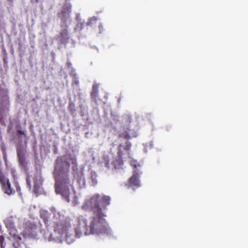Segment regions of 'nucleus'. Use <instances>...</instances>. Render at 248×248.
Instances as JSON below:
<instances>
[{
  "mask_svg": "<svg viewBox=\"0 0 248 248\" xmlns=\"http://www.w3.org/2000/svg\"><path fill=\"white\" fill-rule=\"evenodd\" d=\"M96 22V19L95 18L90 19L87 23V26H92L94 22Z\"/></svg>",
  "mask_w": 248,
  "mask_h": 248,
  "instance_id": "6ab92c4d",
  "label": "nucleus"
},
{
  "mask_svg": "<svg viewBox=\"0 0 248 248\" xmlns=\"http://www.w3.org/2000/svg\"><path fill=\"white\" fill-rule=\"evenodd\" d=\"M66 65L67 67L70 68L72 66V63L70 62H67L66 63Z\"/></svg>",
  "mask_w": 248,
  "mask_h": 248,
  "instance_id": "bb28decb",
  "label": "nucleus"
},
{
  "mask_svg": "<svg viewBox=\"0 0 248 248\" xmlns=\"http://www.w3.org/2000/svg\"><path fill=\"white\" fill-rule=\"evenodd\" d=\"M54 213V217L52 220L54 233L57 235V238H67L71 235L72 232L71 220L69 218H64L59 213Z\"/></svg>",
  "mask_w": 248,
  "mask_h": 248,
  "instance_id": "7ed1b4c3",
  "label": "nucleus"
},
{
  "mask_svg": "<svg viewBox=\"0 0 248 248\" xmlns=\"http://www.w3.org/2000/svg\"><path fill=\"white\" fill-rule=\"evenodd\" d=\"M2 138V132L1 130V128L0 127V139H1Z\"/></svg>",
  "mask_w": 248,
  "mask_h": 248,
  "instance_id": "cd10ccee",
  "label": "nucleus"
},
{
  "mask_svg": "<svg viewBox=\"0 0 248 248\" xmlns=\"http://www.w3.org/2000/svg\"><path fill=\"white\" fill-rule=\"evenodd\" d=\"M74 105L73 104L70 103L68 107V109L69 111H72L73 109L74 108Z\"/></svg>",
  "mask_w": 248,
  "mask_h": 248,
  "instance_id": "5701e85b",
  "label": "nucleus"
},
{
  "mask_svg": "<svg viewBox=\"0 0 248 248\" xmlns=\"http://www.w3.org/2000/svg\"><path fill=\"white\" fill-rule=\"evenodd\" d=\"M130 164L134 169H136L138 166H140V164L138 163L137 161L135 160H131Z\"/></svg>",
  "mask_w": 248,
  "mask_h": 248,
  "instance_id": "a211bd4d",
  "label": "nucleus"
},
{
  "mask_svg": "<svg viewBox=\"0 0 248 248\" xmlns=\"http://www.w3.org/2000/svg\"><path fill=\"white\" fill-rule=\"evenodd\" d=\"M91 178L93 186L96 185L97 183V175L95 172H92Z\"/></svg>",
  "mask_w": 248,
  "mask_h": 248,
  "instance_id": "dca6fc26",
  "label": "nucleus"
},
{
  "mask_svg": "<svg viewBox=\"0 0 248 248\" xmlns=\"http://www.w3.org/2000/svg\"><path fill=\"white\" fill-rule=\"evenodd\" d=\"M131 116L129 115H124L122 120V124L124 131L122 132L119 135L120 138H123L124 139L129 140L131 139L132 133L131 132V129L129 126L131 122Z\"/></svg>",
  "mask_w": 248,
  "mask_h": 248,
  "instance_id": "39448f33",
  "label": "nucleus"
},
{
  "mask_svg": "<svg viewBox=\"0 0 248 248\" xmlns=\"http://www.w3.org/2000/svg\"><path fill=\"white\" fill-rule=\"evenodd\" d=\"M52 235L51 234L50 235V236H49V240H50L51 239H54V238H51L52 237Z\"/></svg>",
  "mask_w": 248,
  "mask_h": 248,
  "instance_id": "c85d7f7f",
  "label": "nucleus"
},
{
  "mask_svg": "<svg viewBox=\"0 0 248 248\" xmlns=\"http://www.w3.org/2000/svg\"><path fill=\"white\" fill-rule=\"evenodd\" d=\"M71 164L74 171L78 169L75 156L68 154L58 156L55 160L53 172L55 192L61 195L67 202L70 201V188H73L74 184V178L70 175Z\"/></svg>",
  "mask_w": 248,
  "mask_h": 248,
  "instance_id": "f03ea898",
  "label": "nucleus"
},
{
  "mask_svg": "<svg viewBox=\"0 0 248 248\" xmlns=\"http://www.w3.org/2000/svg\"><path fill=\"white\" fill-rule=\"evenodd\" d=\"M72 85L73 86L74 85H76L78 86L79 85V81L78 77H75L73 78Z\"/></svg>",
  "mask_w": 248,
  "mask_h": 248,
  "instance_id": "f3484780",
  "label": "nucleus"
},
{
  "mask_svg": "<svg viewBox=\"0 0 248 248\" xmlns=\"http://www.w3.org/2000/svg\"><path fill=\"white\" fill-rule=\"evenodd\" d=\"M26 182H27V185L29 186V188H31V181L29 179V178L27 177V178L26 179Z\"/></svg>",
  "mask_w": 248,
  "mask_h": 248,
  "instance_id": "b1692460",
  "label": "nucleus"
},
{
  "mask_svg": "<svg viewBox=\"0 0 248 248\" xmlns=\"http://www.w3.org/2000/svg\"><path fill=\"white\" fill-rule=\"evenodd\" d=\"M4 241V236L2 235H0V245L1 248H5V246H3V243Z\"/></svg>",
  "mask_w": 248,
  "mask_h": 248,
  "instance_id": "aec40b11",
  "label": "nucleus"
},
{
  "mask_svg": "<svg viewBox=\"0 0 248 248\" xmlns=\"http://www.w3.org/2000/svg\"><path fill=\"white\" fill-rule=\"evenodd\" d=\"M42 183L38 181L37 179H34V191L35 193H37L39 191Z\"/></svg>",
  "mask_w": 248,
  "mask_h": 248,
  "instance_id": "4468645a",
  "label": "nucleus"
},
{
  "mask_svg": "<svg viewBox=\"0 0 248 248\" xmlns=\"http://www.w3.org/2000/svg\"><path fill=\"white\" fill-rule=\"evenodd\" d=\"M71 12V6L68 4H64L62 9V11L58 15V17L61 19L62 24L61 25L62 27L63 25H65L66 21L70 18V15Z\"/></svg>",
  "mask_w": 248,
  "mask_h": 248,
  "instance_id": "423d86ee",
  "label": "nucleus"
},
{
  "mask_svg": "<svg viewBox=\"0 0 248 248\" xmlns=\"http://www.w3.org/2000/svg\"><path fill=\"white\" fill-rule=\"evenodd\" d=\"M70 76L73 78L75 77H78L77 74L76 73V71L75 69L72 70L71 73H70Z\"/></svg>",
  "mask_w": 248,
  "mask_h": 248,
  "instance_id": "412c9836",
  "label": "nucleus"
},
{
  "mask_svg": "<svg viewBox=\"0 0 248 248\" xmlns=\"http://www.w3.org/2000/svg\"><path fill=\"white\" fill-rule=\"evenodd\" d=\"M83 175H83V172H82V171H80V172H79V178H78V182H79L80 180H81V179H82V178H83Z\"/></svg>",
  "mask_w": 248,
  "mask_h": 248,
  "instance_id": "4be33fe9",
  "label": "nucleus"
},
{
  "mask_svg": "<svg viewBox=\"0 0 248 248\" xmlns=\"http://www.w3.org/2000/svg\"><path fill=\"white\" fill-rule=\"evenodd\" d=\"M98 93V85L96 84H94L92 87V90L91 93V98L95 103H97V102Z\"/></svg>",
  "mask_w": 248,
  "mask_h": 248,
  "instance_id": "f8f14e48",
  "label": "nucleus"
},
{
  "mask_svg": "<svg viewBox=\"0 0 248 248\" xmlns=\"http://www.w3.org/2000/svg\"><path fill=\"white\" fill-rule=\"evenodd\" d=\"M84 24L83 23H79L77 25V27H78L80 28V30H82L83 28Z\"/></svg>",
  "mask_w": 248,
  "mask_h": 248,
  "instance_id": "393cba45",
  "label": "nucleus"
},
{
  "mask_svg": "<svg viewBox=\"0 0 248 248\" xmlns=\"http://www.w3.org/2000/svg\"><path fill=\"white\" fill-rule=\"evenodd\" d=\"M17 155L20 165L23 167L27 166V163L26 161L25 155L22 147H17L16 149Z\"/></svg>",
  "mask_w": 248,
  "mask_h": 248,
  "instance_id": "6e6552de",
  "label": "nucleus"
},
{
  "mask_svg": "<svg viewBox=\"0 0 248 248\" xmlns=\"http://www.w3.org/2000/svg\"><path fill=\"white\" fill-rule=\"evenodd\" d=\"M37 230V226L36 225L34 224H31L29 228L28 229V231L29 232V234L31 235V236H36V232Z\"/></svg>",
  "mask_w": 248,
  "mask_h": 248,
  "instance_id": "ddd939ff",
  "label": "nucleus"
},
{
  "mask_svg": "<svg viewBox=\"0 0 248 248\" xmlns=\"http://www.w3.org/2000/svg\"><path fill=\"white\" fill-rule=\"evenodd\" d=\"M64 26L65 28L62 30L60 34V40L62 43L67 42L69 39L68 31L67 29L68 25L66 24Z\"/></svg>",
  "mask_w": 248,
  "mask_h": 248,
  "instance_id": "9b49d317",
  "label": "nucleus"
},
{
  "mask_svg": "<svg viewBox=\"0 0 248 248\" xmlns=\"http://www.w3.org/2000/svg\"><path fill=\"white\" fill-rule=\"evenodd\" d=\"M140 173L139 171L137 170H134L133 171V174L131 177L128 180V186L129 187H139L140 186Z\"/></svg>",
  "mask_w": 248,
  "mask_h": 248,
  "instance_id": "0eeeda50",
  "label": "nucleus"
},
{
  "mask_svg": "<svg viewBox=\"0 0 248 248\" xmlns=\"http://www.w3.org/2000/svg\"><path fill=\"white\" fill-rule=\"evenodd\" d=\"M50 214L46 211H42L40 213V217L43 219L47 228L52 225V222L49 219Z\"/></svg>",
  "mask_w": 248,
  "mask_h": 248,
  "instance_id": "9d476101",
  "label": "nucleus"
},
{
  "mask_svg": "<svg viewBox=\"0 0 248 248\" xmlns=\"http://www.w3.org/2000/svg\"><path fill=\"white\" fill-rule=\"evenodd\" d=\"M131 147V144L129 141H126L125 145L121 144L118 147L117 155L119 157L118 159H116L113 162V165L116 169H119L122 168L124 164L123 156L125 154L130 155V151Z\"/></svg>",
  "mask_w": 248,
  "mask_h": 248,
  "instance_id": "20e7f679",
  "label": "nucleus"
},
{
  "mask_svg": "<svg viewBox=\"0 0 248 248\" xmlns=\"http://www.w3.org/2000/svg\"><path fill=\"white\" fill-rule=\"evenodd\" d=\"M17 133L19 134H21V135H23L25 136V133L24 132V131H22V130H18L17 131Z\"/></svg>",
  "mask_w": 248,
  "mask_h": 248,
  "instance_id": "a878e982",
  "label": "nucleus"
},
{
  "mask_svg": "<svg viewBox=\"0 0 248 248\" xmlns=\"http://www.w3.org/2000/svg\"><path fill=\"white\" fill-rule=\"evenodd\" d=\"M8 228L10 235L15 240H21V238L17 234V230L12 224L6 225Z\"/></svg>",
  "mask_w": 248,
  "mask_h": 248,
  "instance_id": "1a4fd4ad",
  "label": "nucleus"
},
{
  "mask_svg": "<svg viewBox=\"0 0 248 248\" xmlns=\"http://www.w3.org/2000/svg\"><path fill=\"white\" fill-rule=\"evenodd\" d=\"M109 196L95 194L87 200L82 208L85 210H91L93 215L88 219L79 217L75 219L77 223L75 228V235L80 237L83 233L90 234L107 235L111 234V229L105 217L104 211L110 204Z\"/></svg>",
  "mask_w": 248,
  "mask_h": 248,
  "instance_id": "f257e3e1",
  "label": "nucleus"
},
{
  "mask_svg": "<svg viewBox=\"0 0 248 248\" xmlns=\"http://www.w3.org/2000/svg\"><path fill=\"white\" fill-rule=\"evenodd\" d=\"M14 248H24V244L21 242V240H15V242L13 243Z\"/></svg>",
  "mask_w": 248,
  "mask_h": 248,
  "instance_id": "2eb2a0df",
  "label": "nucleus"
}]
</instances>
